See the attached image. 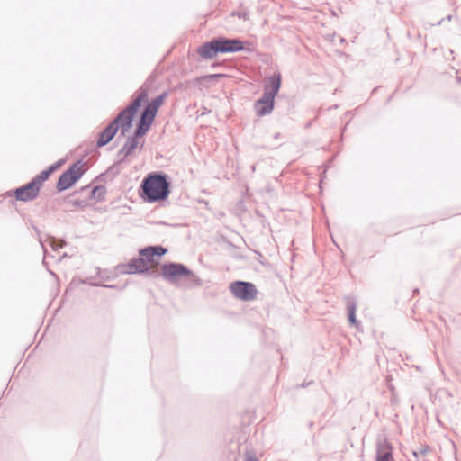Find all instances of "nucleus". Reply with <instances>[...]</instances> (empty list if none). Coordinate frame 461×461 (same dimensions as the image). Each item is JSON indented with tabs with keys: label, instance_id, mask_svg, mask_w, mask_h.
<instances>
[{
	"label": "nucleus",
	"instance_id": "obj_1",
	"mask_svg": "<svg viewBox=\"0 0 461 461\" xmlns=\"http://www.w3.org/2000/svg\"><path fill=\"white\" fill-rule=\"evenodd\" d=\"M149 93L147 89H140L132 103L122 111L117 117L100 133L97 145H106L113 140L116 132L120 131L121 135L127 136L131 132L133 120L139 114L140 107L147 104Z\"/></svg>",
	"mask_w": 461,
	"mask_h": 461
},
{
	"label": "nucleus",
	"instance_id": "obj_2",
	"mask_svg": "<svg viewBox=\"0 0 461 461\" xmlns=\"http://www.w3.org/2000/svg\"><path fill=\"white\" fill-rule=\"evenodd\" d=\"M167 93L157 96L149 103L147 102L145 108L141 113L139 112L140 117L136 124V129L131 136L127 138L126 142L121 149V154L126 158L132 155L140 144V139L148 132L152 125L158 109L165 103Z\"/></svg>",
	"mask_w": 461,
	"mask_h": 461
},
{
	"label": "nucleus",
	"instance_id": "obj_3",
	"mask_svg": "<svg viewBox=\"0 0 461 461\" xmlns=\"http://www.w3.org/2000/svg\"><path fill=\"white\" fill-rule=\"evenodd\" d=\"M169 194V183L159 174H149L140 186V196L148 203L165 201Z\"/></svg>",
	"mask_w": 461,
	"mask_h": 461
},
{
	"label": "nucleus",
	"instance_id": "obj_4",
	"mask_svg": "<svg viewBox=\"0 0 461 461\" xmlns=\"http://www.w3.org/2000/svg\"><path fill=\"white\" fill-rule=\"evenodd\" d=\"M167 252L162 247H149L140 252L138 258L128 265L129 273H143L154 268L159 263V258Z\"/></svg>",
	"mask_w": 461,
	"mask_h": 461
},
{
	"label": "nucleus",
	"instance_id": "obj_5",
	"mask_svg": "<svg viewBox=\"0 0 461 461\" xmlns=\"http://www.w3.org/2000/svg\"><path fill=\"white\" fill-rule=\"evenodd\" d=\"M86 170L85 163L77 161L74 163L59 177L57 183L58 191L61 192L70 188Z\"/></svg>",
	"mask_w": 461,
	"mask_h": 461
},
{
	"label": "nucleus",
	"instance_id": "obj_6",
	"mask_svg": "<svg viewBox=\"0 0 461 461\" xmlns=\"http://www.w3.org/2000/svg\"><path fill=\"white\" fill-rule=\"evenodd\" d=\"M230 290L234 297L241 301H253L257 298L258 290L254 284L236 281L230 284Z\"/></svg>",
	"mask_w": 461,
	"mask_h": 461
},
{
	"label": "nucleus",
	"instance_id": "obj_7",
	"mask_svg": "<svg viewBox=\"0 0 461 461\" xmlns=\"http://www.w3.org/2000/svg\"><path fill=\"white\" fill-rule=\"evenodd\" d=\"M161 275L168 281L176 282L183 276H187L191 272L181 264H165L160 268Z\"/></svg>",
	"mask_w": 461,
	"mask_h": 461
},
{
	"label": "nucleus",
	"instance_id": "obj_8",
	"mask_svg": "<svg viewBox=\"0 0 461 461\" xmlns=\"http://www.w3.org/2000/svg\"><path fill=\"white\" fill-rule=\"evenodd\" d=\"M40 189L41 188L33 181H31L27 185L17 188L14 191V195L18 201L28 202L38 196Z\"/></svg>",
	"mask_w": 461,
	"mask_h": 461
},
{
	"label": "nucleus",
	"instance_id": "obj_9",
	"mask_svg": "<svg viewBox=\"0 0 461 461\" xmlns=\"http://www.w3.org/2000/svg\"><path fill=\"white\" fill-rule=\"evenodd\" d=\"M217 48L219 49V52H236L242 50L244 49V44L241 41L239 40H229L224 38H220L215 40Z\"/></svg>",
	"mask_w": 461,
	"mask_h": 461
},
{
	"label": "nucleus",
	"instance_id": "obj_10",
	"mask_svg": "<svg viewBox=\"0 0 461 461\" xmlns=\"http://www.w3.org/2000/svg\"><path fill=\"white\" fill-rule=\"evenodd\" d=\"M274 107V99L273 96H268L267 94L264 95V96L257 101L255 104V109L257 112V114L259 116H263L266 113H270L273 110Z\"/></svg>",
	"mask_w": 461,
	"mask_h": 461
},
{
	"label": "nucleus",
	"instance_id": "obj_11",
	"mask_svg": "<svg viewBox=\"0 0 461 461\" xmlns=\"http://www.w3.org/2000/svg\"><path fill=\"white\" fill-rule=\"evenodd\" d=\"M197 52L203 59L214 58L219 53L215 40L202 45L198 48Z\"/></svg>",
	"mask_w": 461,
	"mask_h": 461
},
{
	"label": "nucleus",
	"instance_id": "obj_12",
	"mask_svg": "<svg viewBox=\"0 0 461 461\" xmlns=\"http://www.w3.org/2000/svg\"><path fill=\"white\" fill-rule=\"evenodd\" d=\"M392 450L393 447L389 442H383L378 447L375 461H394Z\"/></svg>",
	"mask_w": 461,
	"mask_h": 461
},
{
	"label": "nucleus",
	"instance_id": "obj_13",
	"mask_svg": "<svg viewBox=\"0 0 461 461\" xmlns=\"http://www.w3.org/2000/svg\"><path fill=\"white\" fill-rule=\"evenodd\" d=\"M280 83H281L280 75L273 76L270 78L271 90L268 91V89H267L265 94H267V95H268V96H273V99H274L279 90Z\"/></svg>",
	"mask_w": 461,
	"mask_h": 461
},
{
	"label": "nucleus",
	"instance_id": "obj_14",
	"mask_svg": "<svg viewBox=\"0 0 461 461\" xmlns=\"http://www.w3.org/2000/svg\"><path fill=\"white\" fill-rule=\"evenodd\" d=\"M55 168L56 167H50L48 170L42 171L32 181H33L40 188H41L42 183L49 178L50 175L55 170Z\"/></svg>",
	"mask_w": 461,
	"mask_h": 461
},
{
	"label": "nucleus",
	"instance_id": "obj_15",
	"mask_svg": "<svg viewBox=\"0 0 461 461\" xmlns=\"http://www.w3.org/2000/svg\"><path fill=\"white\" fill-rule=\"evenodd\" d=\"M348 315H349V321L352 324L356 323V306L354 304H351L348 307Z\"/></svg>",
	"mask_w": 461,
	"mask_h": 461
},
{
	"label": "nucleus",
	"instance_id": "obj_16",
	"mask_svg": "<svg viewBox=\"0 0 461 461\" xmlns=\"http://www.w3.org/2000/svg\"><path fill=\"white\" fill-rule=\"evenodd\" d=\"M245 461H258V459L256 457L254 454L247 453Z\"/></svg>",
	"mask_w": 461,
	"mask_h": 461
},
{
	"label": "nucleus",
	"instance_id": "obj_17",
	"mask_svg": "<svg viewBox=\"0 0 461 461\" xmlns=\"http://www.w3.org/2000/svg\"><path fill=\"white\" fill-rule=\"evenodd\" d=\"M221 77H223V75H221V74H212V75H208V76L203 77V79H212V78Z\"/></svg>",
	"mask_w": 461,
	"mask_h": 461
}]
</instances>
